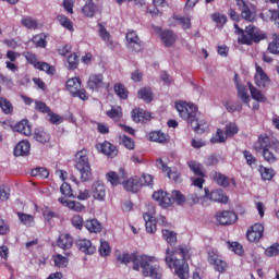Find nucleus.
<instances>
[{
  "label": "nucleus",
  "mask_w": 279,
  "mask_h": 279,
  "mask_svg": "<svg viewBox=\"0 0 279 279\" xmlns=\"http://www.w3.org/2000/svg\"><path fill=\"white\" fill-rule=\"evenodd\" d=\"M131 117L135 123H146V121H151V113L143 109H133Z\"/></svg>",
  "instance_id": "21"
},
{
  "label": "nucleus",
  "mask_w": 279,
  "mask_h": 279,
  "mask_svg": "<svg viewBox=\"0 0 279 279\" xmlns=\"http://www.w3.org/2000/svg\"><path fill=\"white\" fill-rule=\"evenodd\" d=\"M241 16L244 19V21L252 23V21L256 19V12L250 7H246L241 11Z\"/></svg>",
  "instance_id": "42"
},
{
  "label": "nucleus",
  "mask_w": 279,
  "mask_h": 279,
  "mask_svg": "<svg viewBox=\"0 0 279 279\" xmlns=\"http://www.w3.org/2000/svg\"><path fill=\"white\" fill-rule=\"evenodd\" d=\"M255 149H259L263 158L269 165H274L279 160V141L269 137L268 135L259 136L255 144Z\"/></svg>",
  "instance_id": "2"
},
{
  "label": "nucleus",
  "mask_w": 279,
  "mask_h": 279,
  "mask_svg": "<svg viewBox=\"0 0 279 279\" xmlns=\"http://www.w3.org/2000/svg\"><path fill=\"white\" fill-rule=\"evenodd\" d=\"M216 221L220 226H231L236 222V214L234 211H219L216 214Z\"/></svg>",
  "instance_id": "13"
},
{
  "label": "nucleus",
  "mask_w": 279,
  "mask_h": 279,
  "mask_svg": "<svg viewBox=\"0 0 279 279\" xmlns=\"http://www.w3.org/2000/svg\"><path fill=\"white\" fill-rule=\"evenodd\" d=\"M96 148L98 151H100V154H105V156H108L109 158H114V156L119 154V150H117V146L110 144V142L97 144Z\"/></svg>",
  "instance_id": "18"
},
{
  "label": "nucleus",
  "mask_w": 279,
  "mask_h": 279,
  "mask_svg": "<svg viewBox=\"0 0 279 279\" xmlns=\"http://www.w3.org/2000/svg\"><path fill=\"white\" fill-rule=\"evenodd\" d=\"M82 12L87 19H93L97 14V4L95 2H85Z\"/></svg>",
  "instance_id": "32"
},
{
  "label": "nucleus",
  "mask_w": 279,
  "mask_h": 279,
  "mask_svg": "<svg viewBox=\"0 0 279 279\" xmlns=\"http://www.w3.org/2000/svg\"><path fill=\"white\" fill-rule=\"evenodd\" d=\"M226 136H234V134H239V126L234 122H230L226 125L225 131Z\"/></svg>",
  "instance_id": "58"
},
{
  "label": "nucleus",
  "mask_w": 279,
  "mask_h": 279,
  "mask_svg": "<svg viewBox=\"0 0 279 279\" xmlns=\"http://www.w3.org/2000/svg\"><path fill=\"white\" fill-rule=\"evenodd\" d=\"M227 247L228 250H230V252H234V254H238V256H243L244 251L243 245H241V243L228 241Z\"/></svg>",
  "instance_id": "41"
},
{
  "label": "nucleus",
  "mask_w": 279,
  "mask_h": 279,
  "mask_svg": "<svg viewBox=\"0 0 279 279\" xmlns=\"http://www.w3.org/2000/svg\"><path fill=\"white\" fill-rule=\"evenodd\" d=\"M137 97L140 99H143L144 101H151L154 98H153V94H151V89L147 88V87H144L142 89L138 90L137 93Z\"/></svg>",
  "instance_id": "49"
},
{
  "label": "nucleus",
  "mask_w": 279,
  "mask_h": 279,
  "mask_svg": "<svg viewBox=\"0 0 279 279\" xmlns=\"http://www.w3.org/2000/svg\"><path fill=\"white\" fill-rule=\"evenodd\" d=\"M35 69H38V71H45L48 75H53L54 70L49 65L47 62H38L35 64Z\"/></svg>",
  "instance_id": "56"
},
{
  "label": "nucleus",
  "mask_w": 279,
  "mask_h": 279,
  "mask_svg": "<svg viewBox=\"0 0 279 279\" xmlns=\"http://www.w3.org/2000/svg\"><path fill=\"white\" fill-rule=\"evenodd\" d=\"M92 197L97 202H106V185L101 181H95L92 185Z\"/></svg>",
  "instance_id": "14"
},
{
  "label": "nucleus",
  "mask_w": 279,
  "mask_h": 279,
  "mask_svg": "<svg viewBox=\"0 0 279 279\" xmlns=\"http://www.w3.org/2000/svg\"><path fill=\"white\" fill-rule=\"evenodd\" d=\"M192 128H194L197 134H204V132H207L208 130V124L204 122V120H198L196 118V122L192 124Z\"/></svg>",
  "instance_id": "44"
},
{
  "label": "nucleus",
  "mask_w": 279,
  "mask_h": 279,
  "mask_svg": "<svg viewBox=\"0 0 279 279\" xmlns=\"http://www.w3.org/2000/svg\"><path fill=\"white\" fill-rule=\"evenodd\" d=\"M86 230H88L93 234H97L101 232V223L97 219H88L84 223Z\"/></svg>",
  "instance_id": "31"
},
{
  "label": "nucleus",
  "mask_w": 279,
  "mask_h": 279,
  "mask_svg": "<svg viewBox=\"0 0 279 279\" xmlns=\"http://www.w3.org/2000/svg\"><path fill=\"white\" fill-rule=\"evenodd\" d=\"M153 199H155V202H158L159 206H161L162 208H169V206H171L172 204L170 195L165 191L155 192L153 194Z\"/></svg>",
  "instance_id": "17"
},
{
  "label": "nucleus",
  "mask_w": 279,
  "mask_h": 279,
  "mask_svg": "<svg viewBox=\"0 0 279 279\" xmlns=\"http://www.w3.org/2000/svg\"><path fill=\"white\" fill-rule=\"evenodd\" d=\"M162 236L165 241L169 243V245H175V243H178V238L173 231L165 229L162 230Z\"/></svg>",
  "instance_id": "43"
},
{
  "label": "nucleus",
  "mask_w": 279,
  "mask_h": 279,
  "mask_svg": "<svg viewBox=\"0 0 279 279\" xmlns=\"http://www.w3.org/2000/svg\"><path fill=\"white\" fill-rule=\"evenodd\" d=\"M179 25H181L182 29H191V17L178 15L177 19Z\"/></svg>",
  "instance_id": "59"
},
{
  "label": "nucleus",
  "mask_w": 279,
  "mask_h": 279,
  "mask_svg": "<svg viewBox=\"0 0 279 279\" xmlns=\"http://www.w3.org/2000/svg\"><path fill=\"white\" fill-rule=\"evenodd\" d=\"M107 116L110 117V119H113V121H119V119L123 117V111L121 107H116L110 111H107Z\"/></svg>",
  "instance_id": "52"
},
{
  "label": "nucleus",
  "mask_w": 279,
  "mask_h": 279,
  "mask_svg": "<svg viewBox=\"0 0 279 279\" xmlns=\"http://www.w3.org/2000/svg\"><path fill=\"white\" fill-rule=\"evenodd\" d=\"M22 25L27 29H38V21L29 16L22 20Z\"/></svg>",
  "instance_id": "50"
},
{
  "label": "nucleus",
  "mask_w": 279,
  "mask_h": 279,
  "mask_svg": "<svg viewBox=\"0 0 279 279\" xmlns=\"http://www.w3.org/2000/svg\"><path fill=\"white\" fill-rule=\"evenodd\" d=\"M66 88L73 97H78V99H82L83 101L88 99V94H86V89L82 88V82H80V78L72 77L68 80Z\"/></svg>",
  "instance_id": "8"
},
{
  "label": "nucleus",
  "mask_w": 279,
  "mask_h": 279,
  "mask_svg": "<svg viewBox=\"0 0 279 279\" xmlns=\"http://www.w3.org/2000/svg\"><path fill=\"white\" fill-rule=\"evenodd\" d=\"M234 27L235 34H242V36L238 39V43H241V45H252L253 43H260V40H265L266 38L264 33L254 25L247 26L244 33L243 29L239 27V25L234 24Z\"/></svg>",
  "instance_id": "3"
},
{
  "label": "nucleus",
  "mask_w": 279,
  "mask_h": 279,
  "mask_svg": "<svg viewBox=\"0 0 279 279\" xmlns=\"http://www.w3.org/2000/svg\"><path fill=\"white\" fill-rule=\"evenodd\" d=\"M211 143H226V135H223V130L218 129L216 134L210 138Z\"/></svg>",
  "instance_id": "62"
},
{
  "label": "nucleus",
  "mask_w": 279,
  "mask_h": 279,
  "mask_svg": "<svg viewBox=\"0 0 279 279\" xmlns=\"http://www.w3.org/2000/svg\"><path fill=\"white\" fill-rule=\"evenodd\" d=\"M256 69V73H255V84L258 88H267V86H269V76L267 75V73H265V70H263V68H260V65L256 64L255 65Z\"/></svg>",
  "instance_id": "15"
},
{
  "label": "nucleus",
  "mask_w": 279,
  "mask_h": 279,
  "mask_svg": "<svg viewBox=\"0 0 279 279\" xmlns=\"http://www.w3.org/2000/svg\"><path fill=\"white\" fill-rule=\"evenodd\" d=\"M210 19H211V21H214V23H217L218 27H223V25H226V23L228 21L226 15L219 14V13L211 14Z\"/></svg>",
  "instance_id": "53"
},
{
  "label": "nucleus",
  "mask_w": 279,
  "mask_h": 279,
  "mask_svg": "<svg viewBox=\"0 0 279 279\" xmlns=\"http://www.w3.org/2000/svg\"><path fill=\"white\" fill-rule=\"evenodd\" d=\"M242 154H243L244 160H246V165H248V167H254V165H256V157H254V155H252L250 153V150H243Z\"/></svg>",
  "instance_id": "63"
},
{
  "label": "nucleus",
  "mask_w": 279,
  "mask_h": 279,
  "mask_svg": "<svg viewBox=\"0 0 279 279\" xmlns=\"http://www.w3.org/2000/svg\"><path fill=\"white\" fill-rule=\"evenodd\" d=\"M76 245L80 250V252H83V254H93L94 252H97V248L95 247V245H93V242H90V240H78L76 242Z\"/></svg>",
  "instance_id": "23"
},
{
  "label": "nucleus",
  "mask_w": 279,
  "mask_h": 279,
  "mask_svg": "<svg viewBox=\"0 0 279 279\" xmlns=\"http://www.w3.org/2000/svg\"><path fill=\"white\" fill-rule=\"evenodd\" d=\"M211 179L218 186H223V189H227V186H230V178H228L226 174H222L220 172H214L211 174Z\"/></svg>",
  "instance_id": "30"
},
{
  "label": "nucleus",
  "mask_w": 279,
  "mask_h": 279,
  "mask_svg": "<svg viewBox=\"0 0 279 279\" xmlns=\"http://www.w3.org/2000/svg\"><path fill=\"white\" fill-rule=\"evenodd\" d=\"M265 254L266 256H278L279 254V244H272L271 246H269L268 248L265 250Z\"/></svg>",
  "instance_id": "64"
},
{
  "label": "nucleus",
  "mask_w": 279,
  "mask_h": 279,
  "mask_svg": "<svg viewBox=\"0 0 279 279\" xmlns=\"http://www.w3.org/2000/svg\"><path fill=\"white\" fill-rule=\"evenodd\" d=\"M76 156L77 160L75 168L81 173V180L83 182L93 180V171L90 170V162L88 161V153L86 150H81Z\"/></svg>",
  "instance_id": "4"
},
{
  "label": "nucleus",
  "mask_w": 279,
  "mask_h": 279,
  "mask_svg": "<svg viewBox=\"0 0 279 279\" xmlns=\"http://www.w3.org/2000/svg\"><path fill=\"white\" fill-rule=\"evenodd\" d=\"M78 64H80V61L77 60L76 53H72L68 57V65H66L68 69L73 71V70L77 69Z\"/></svg>",
  "instance_id": "57"
},
{
  "label": "nucleus",
  "mask_w": 279,
  "mask_h": 279,
  "mask_svg": "<svg viewBox=\"0 0 279 279\" xmlns=\"http://www.w3.org/2000/svg\"><path fill=\"white\" fill-rule=\"evenodd\" d=\"M265 227L262 223L253 225L246 232V238L250 243H258L263 239Z\"/></svg>",
  "instance_id": "10"
},
{
  "label": "nucleus",
  "mask_w": 279,
  "mask_h": 279,
  "mask_svg": "<svg viewBox=\"0 0 279 279\" xmlns=\"http://www.w3.org/2000/svg\"><path fill=\"white\" fill-rule=\"evenodd\" d=\"M110 244L106 240H100L99 253L101 256H110Z\"/></svg>",
  "instance_id": "61"
},
{
  "label": "nucleus",
  "mask_w": 279,
  "mask_h": 279,
  "mask_svg": "<svg viewBox=\"0 0 279 279\" xmlns=\"http://www.w3.org/2000/svg\"><path fill=\"white\" fill-rule=\"evenodd\" d=\"M32 175H34V178H49V170L46 168H35L32 170Z\"/></svg>",
  "instance_id": "60"
},
{
  "label": "nucleus",
  "mask_w": 279,
  "mask_h": 279,
  "mask_svg": "<svg viewBox=\"0 0 279 279\" xmlns=\"http://www.w3.org/2000/svg\"><path fill=\"white\" fill-rule=\"evenodd\" d=\"M98 34L104 43L112 44L110 32H108V29H106V27L101 24L98 25Z\"/></svg>",
  "instance_id": "48"
},
{
  "label": "nucleus",
  "mask_w": 279,
  "mask_h": 279,
  "mask_svg": "<svg viewBox=\"0 0 279 279\" xmlns=\"http://www.w3.org/2000/svg\"><path fill=\"white\" fill-rule=\"evenodd\" d=\"M53 263L54 267H58L59 269H64V267H68L69 265V258L65 256H62L60 254L53 255Z\"/></svg>",
  "instance_id": "39"
},
{
  "label": "nucleus",
  "mask_w": 279,
  "mask_h": 279,
  "mask_svg": "<svg viewBox=\"0 0 279 279\" xmlns=\"http://www.w3.org/2000/svg\"><path fill=\"white\" fill-rule=\"evenodd\" d=\"M210 202H218L220 204H228V196L223 190H214L209 193Z\"/></svg>",
  "instance_id": "29"
},
{
  "label": "nucleus",
  "mask_w": 279,
  "mask_h": 279,
  "mask_svg": "<svg viewBox=\"0 0 279 279\" xmlns=\"http://www.w3.org/2000/svg\"><path fill=\"white\" fill-rule=\"evenodd\" d=\"M34 138L35 141H37V143H49L50 141V136L47 132H45V130L43 129H37L34 133Z\"/></svg>",
  "instance_id": "36"
},
{
  "label": "nucleus",
  "mask_w": 279,
  "mask_h": 279,
  "mask_svg": "<svg viewBox=\"0 0 279 279\" xmlns=\"http://www.w3.org/2000/svg\"><path fill=\"white\" fill-rule=\"evenodd\" d=\"M17 218L23 226H26V228H32L35 223V217L29 214L17 213Z\"/></svg>",
  "instance_id": "34"
},
{
  "label": "nucleus",
  "mask_w": 279,
  "mask_h": 279,
  "mask_svg": "<svg viewBox=\"0 0 279 279\" xmlns=\"http://www.w3.org/2000/svg\"><path fill=\"white\" fill-rule=\"evenodd\" d=\"M114 93L120 99H128V89L122 84L114 85Z\"/></svg>",
  "instance_id": "55"
},
{
  "label": "nucleus",
  "mask_w": 279,
  "mask_h": 279,
  "mask_svg": "<svg viewBox=\"0 0 279 279\" xmlns=\"http://www.w3.org/2000/svg\"><path fill=\"white\" fill-rule=\"evenodd\" d=\"M0 108L4 114H11L12 110H14L12 102L3 97L0 98Z\"/></svg>",
  "instance_id": "51"
},
{
  "label": "nucleus",
  "mask_w": 279,
  "mask_h": 279,
  "mask_svg": "<svg viewBox=\"0 0 279 279\" xmlns=\"http://www.w3.org/2000/svg\"><path fill=\"white\" fill-rule=\"evenodd\" d=\"M57 21L59 22L61 27H64L69 32H73V22L66 17L64 14H59L57 16Z\"/></svg>",
  "instance_id": "37"
},
{
  "label": "nucleus",
  "mask_w": 279,
  "mask_h": 279,
  "mask_svg": "<svg viewBox=\"0 0 279 279\" xmlns=\"http://www.w3.org/2000/svg\"><path fill=\"white\" fill-rule=\"evenodd\" d=\"M57 245L61 247V250H71V247H73V236L69 233H62L59 235Z\"/></svg>",
  "instance_id": "24"
},
{
  "label": "nucleus",
  "mask_w": 279,
  "mask_h": 279,
  "mask_svg": "<svg viewBox=\"0 0 279 279\" xmlns=\"http://www.w3.org/2000/svg\"><path fill=\"white\" fill-rule=\"evenodd\" d=\"M29 149L32 146L27 141H21L14 147V156H29Z\"/></svg>",
  "instance_id": "28"
},
{
  "label": "nucleus",
  "mask_w": 279,
  "mask_h": 279,
  "mask_svg": "<svg viewBox=\"0 0 279 279\" xmlns=\"http://www.w3.org/2000/svg\"><path fill=\"white\" fill-rule=\"evenodd\" d=\"M170 199H172V203L175 202V204H179V206H182L186 202V197L178 190L172 191Z\"/></svg>",
  "instance_id": "46"
},
{
  "label": "nucleus",
  "mask_w": 279,
  "mask_h": 279,
  "mask_svg": "<svg viewBox=\"0 0 279 279\" xmlns=\"http://www.w3.org/2000/svg\"><path fill=\"white\" fill-rule=\"evenodd\" d=\"M125 38L129 49L135 51L136 53L143 51V41L141 40L136 32L128 31Z\"/></svg>",
  "instance_id": "9"
},
{
  "label": "nucleus",
  "mask_w": 279,
  "mask_h": 279,
  "mask_svg": "<svg viewBox=\"0 0 279 279\" xmlns=\"http://www.w3.org/2000/svg\"><path fill=\"white\" fill-rule=\"evenodd\" d=\"M236 88H238V97H240L243 104H245L246 106H250V101H252V98L247 93V87H245L244 85L238 84Z\"/></svg>",
  "instance_id": "33"
},
{
  "label": "nucleus",
  "mask_w": 279,
  "mask_h": 279,
  "mask_svg": "<svg viewBox=\"0 0 279 279\" xmlns=\"http://www.w3.org/2000/svg\"><path fill=\"white\" fill-rule=\"evenodd\" d=\"M258 171L262 175V180H268L269 181V180L274 179V175H275L274 169L260 166Z\"/></svg>",
  "instance_id": "45"
},
{
  "label": "nucleus",
  "mask_w": 279,
  "mask_h": 279,
  "mask_svg": "<svg viewBox=\"0 0 279 279\" xmlns=\"http://www.w3.org/2000/svg\"><path fill=\"white\" fill-rule=\"evenodd\" d=\"M187 258H191V254L186 246H179L174 251L169 247L166 250L165 263L169 269H174L180 279L189 278Z\"/></svg>",
  "instance_id": "1"
},
{
  "label": "nucleus",
  "mask_w": 279,
  "mask_h": 279,
  "mask_svg": "<svg viewBox=\"0 0 279 279\" xmlns=\"http://www.w3.org/2000/svg\"><path fill=\"white\" fill-rule=\"evenodd\" d=\"M140 189L143 186H151L154 184V177L151 174H143L142 177H137Z\"/></svg>",
  "instance_id": "47"
},
{
  "label": "nucleus",
  "mask_w": 279,
  "mask_h": 279,
  "mask_svg": "<svg viewBox=\"0 0 279 279\" xmlns=\"http://www.w3.org/2000/svg\"><path fill=\"white\" fill-rule=\"evenodd\" d=\"M87 86L90 90H99V88H104V74H92L87 82Z\"/></svg>",
  "instance_id": "19"
},
{
  "label": "nucleus",
  "mask_w": 279,
  "mask_h": 279,
  "mask_svg": "<svg viewBox=\"0 0 279 279\" xmlns=\"http://www.w3.org/2000/svg\"><path fill=\"white\" fill-rule=\"evenodd\" d=\"M120 174V177H119ZM119 174L117 172H109L107 173L106 178L110 182L111 186H119L121 184V179L125 180L128 178V172H125V169H120Z\"/></svg>",
  "instance_id": "20"
},
{
  "label": "nucleus",
  "mask_w": 279,
  "mask_h": 279,
  "mask_svg": "<svg viewBox=\"0 0 279 279\" xmlns=\"http://www.w3.org/2000/svg\"><path fill=\"white\" fill-rule=\"evenodd\" d=\"M118 260L123 263V265H128V263H133V269L135 271H141V267H145V263L149 260L147 255H136V254H128L122 253L118 256Z\"/></svg>",
  "instance_id": "7"
},
{
  "label": "nucleus",
  "mask_w": 279,
  "mask_h": 279,
  "mask_svg": "<svg viewBox=\"0 0 279 279\" xmlns=\"http://www.w3.org/2000/svg\"><path fill=\"white\" fill-rule=\"evenodd\" d=\"M123 187L129 193H138L141 191V184L138 183V177H131L126 181L122 182Z\"/></svg>",
  "instance_id": "22"
},
{
  "label": "nucleus",
  "mask_w": 279,
  "mask_h": 279,
  "mask_svg": "<svg viewBox=\"0 0 279 279\" xmlns=\"http://www.w3.org/2000/svg\"><path fill=\"white\" fill-rule=\"evenodd\" d=\"M160 38H161V43L166 47H173V45H175V40H178V37L169 29L162 31Z\"/></svg>",
  "instance_id": "27"
},
{
  "label": "nucleus",
  "mask_w": 279,
  "mask_h": 279,
  "mask_svg": "<svg viewBox=\"0 0 279 279\" xmlns=\"http://www.w3.org/2000/svg\"><path fill=\"white\" fill-rule=\"evenodd\" d=\"M149 141H153L154 143H167V134L160 131L150 132Z\"/></svg>",
  "instance_id": "38"
},
{
  "label": "nucleus",
  "mask_w": 279,
  "mask_h": 279,
  "mask_svg": "<svg viewBox=\"0 0 279 279\" xmlns=\"http://www.w3.org/2000/svg\"><path fill=\"white\" fill-rule=\"evenodd\" d=\"M187 166L194 175H199L201 178H204V169L202 167V163L195 160H190L187 161Z\"/></svg>",
  "instance_id": "35"
},
{
  "label": "nucleus",
  "mask_w": 279,
  "mask_h": 279,
  "mask_svg": "<svg viewBox=\"0 0 279 279\" xmlns=\"http://www.w3.org/2000/svg\"><path fill=\"white\" fill-rule=\"evenodd\" d=\"M58 201L63 206H66V208H70V210H74V213H82L84 210V205L77 201H69L64 197H60Z\"/></svg>",
  "instance_id": "25"
},
{
  "label": "nucleus",
  "mask_w": 279,
  "mask_h": 279,
  "mask_svg": "<svg viewBox=\"0 0 279 279\" xmlns=\"http://www.w3.org/2000/svg\"><path fill=\"white\" fill-rule=\"evenodd\" d=\"M248 89H250L252 99L256 101L253 104L252 108L253 110H258L260 108L259 104H265V101H267V96H265L263 92H260L258 88L252 85V83L248 84Z\"/></svg>",
  "instance_id": "12"
},
{
  "label": "nucleus",
  "mask_w": 279,
  "mask_h": 279,
  "mask_svg": "<svg viewBox=\"0 0 279 279\" xmlns=\"http://www.w3.org/2000/svg\"><path fill=\"white\" fill-rule=\"evenodd\" d=\"M207 255V260L210 265H215V263L219 262V259L221 258L219 256V252L215 248L208 250Z\"/></svg>",
  "instance_id": "54"
},
{
  "label": "nucleus",
  "mask_w": 279,
  "mask_h": 279,
  "mask_svg": "<svg viewBox=\"0 0 279 279\" xmlns=\"http://www.w3.org/2000/svg\"><path fill=\"white\" fill-rule=\"evenodd\" d=\"M146 258H148V260H146L144 266H140L144 278L162 279V267L159 265H154V263H158V258L151 255H146Z\"/></svg>",
  "instance_id": "6"
},
{
  "label": "nucleus",
  "mask_w": 279,
  "mask_h": 279,
  "mask_svg": "<svg viewBox=\"0 0 279 279\" xmlns=\"http://www.w3.org/2000/svg\"><path fill=\"white\" fill-rule=\"evenodd\" d=\"M268 51L278 56L279 53V36L278 34H272V40L268 45Z\"/></svg>",
  "instance_id": "40"
},
{
  "label": "nucleus",
  "mask_w": 279,
  "mask_h": 279,
  "mask_svg": "<svg viewBox=\"0 0 279 279\" xmlns=\"http://www.w3.org/2000/svg\"><path fill=\"white\" fill-rule=\"evenodd\" d=\"M175 110L183 121L193 125L197 121V106L184 101L175 104Z\"/></svg>",
  "instance_id": "5"
},
{
  "label": "nucleus",
  "mask_w": 279,
  "mask_h": 279,
  "mask_svg": "<svg viewBox=\"0 0 279 279\" xmlns=\"http://www.w3.org/2000/svg\"><path fill=\"white\" fill-rule=\"evenodd\" d=\"M157 167L158 169H161L163 173H167L169 180H173V182H181L180 173L169 168V166H167L162 159L157 160Z\"/></svg>",
  "instance_id": "16"
},
{
  "label": "nucleus",
  "mask_w": 279,
  "mask_h": 279,
  "mask_svg": "<svg viewBox=\"0 0 279 279\" xmlns=\"http://www.w3.org/2000/svg\"><path fill=\"white\" fill-rule=\"evenodd\" d=\"M156 207L151 206L149 211L144 213L143 219L145 221L146 226V232L149 234H154L156 232L157 227H156Z\"/></svg>",
  "instance_id": "11"
},
{
  "label": "nucleus",
  "mask_w": 279,
  "mask_h": 279,
  "mask_svg": "<svg viewBox=\"0 0 279 279\" xmlns=\"http://www.w3.org/2000/svg\"><path fill=\"white\" fill-rule=\"evenodd\" d=\"M13 132H19L24 136H31L32 125H29V122L27 120H22L16 125L13 126Z\"/></svg>",
  "instance_id": "26"
}]
</instances>
